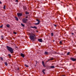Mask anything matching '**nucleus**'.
I'll return each instance as SVG.
<instances>
[{
    "mask_svg": "<svg viewBox=\"0 0 76 76\" xmlns=\"http://www.w3.org/2000/svg\"><path fill=\"white\" fill-rule=\"evenodd\" d=\"M7 48L8 51L10 52L11 54H13L14 53L13 49L11 47L7 46H6Z\"/></svg>",
    "mask_w": 76,
    "mask_h": 76,
    "instance_id": "nucleus-1",
    "label": "nucleus"
},
{
    "mask_svg": "<svg viewBox=\"0 0 76 76\" xmlns=\"http://www.w3.org/2000/svg\"><path fill=\"white\" fill-rule=\"evenodd\" d=\"M35 37L36 36L35 35V34L33 33L31 34V35L30 36V38L32 41H34L35 39H36Z\"/></svg>",
    "mask_w": 76,
    "mask_h": 76,
    "instance_id": "nucleus-2",
    "label": "nucleus"
},
{
    "mask_svg": "<svg viewBox=\"0 0 76 76\" xmlns=\"http://www.w3.org/2000/svg\"><path fill=\"white\" fill-rule=\"evenodd\" d=\"M28 21V19L25 18H23L22 20V22L24 23H27V21Z\"/></svg>",
    "mask_w": 76,
    "mask_h": 76,
    "instance_id": "nucleus-3",
    "label": "nucleus"
},
{
    "mask_svg": "<svg viewBox=\"0 0 76 76\" xmlns=\"http://www.w3.org/2000/svg\"><path fill=\"white\" fill-rule=\"evenodd\" d=\"M70 60H72L73 61H76V59L75 58H74L71 57L70 58Z\"/></svg>",
    "mask_w": 76,
    "mask_h": 76,
    "instance_id": "nucleus-4",
    "label": "nucleus"
},
{
    "mask_svg": "<svg viewBox=\"0 0 76 76\" xmlns=\"http://www.w3.org/2000/svg\"><path fill=\"white\" fill-rule=\"evenodd\" d=\"M18 17H20V16H22V13H18L17 14Z\"/></svg>",
    "mask_w": 76,
    "mask_h": 76,
    "instance_id": "nucleus-5",
    "label": "nucleus"
},
{
    "mask_svg": "<svg viewBox=\"0 0 76 76\" xmlns=\"http://www.w3.org/2000/svg\"><path fill=\"white\" fill-rule=\"evenodd\" d=\"M38 41L40 42H42L43 40L42 39H38Z\"/></svg>",
    "mask_w": 76,
    "mask_h": 76,
    "instance_id": "nucleus-6",
    "label": "nucleus"
},
{
    "mask_svg": "<svg viewBox=\"0 0 76 76\" xmlns=\"http://www.w3.org/2000/svg\"><path fill=\"white\" fill-rule=\"evenodd\" d=\"M20 56L21 57H22L23 58H24V57H25V55L22 53H21Z\"/></svg>",
    "mask_w": 76,
    "mask_h": 76,
    "instance_id": "nucleus-7",
    "label": "nucleus"
},
{
    "mask_svg": "<svg viewBox=\"0 0 76 76\" xmlns=\"http://www.w3.org/2000/svg\"><path fill=\"white\" fill-rule=\"evenodd\" d=\"M42 63L43 66L45 67V64H44V61H42Z\"/></svg>",
    "mask_w": 76,
    "mask_h": 76,
    "instance_id": "nucleus-8",
    "label": "nucleus"
},
{
    "mask_svg": "<svg viewBox=\"0 0 76 76\" xmlns=\"http://www.w3.org/2000/svg\"><path fill=\"white\" fill-rule=\"evenodd\" d=\"M31 28H34L35 29H37V27L35 26H34V27L31 26Z\"/></svg>",
    "mask_w": 76,
    "mask_h": 76,
    "instance_id": "nucleus-9",
    "label": "nucleus"
},
{
    "mask_svg": "<svg viewBox=\"0 0 76 76\" xmlns=\"http://www.w3.org/2000/svg\"><path fill=\"white\" fill-rule=\"evenodd\" d=\"M50 69H55V67L54 66H51L50 67Z\"/></svg>",
    "mask_w": 76,
    "mask_h": 76,
    "instance_id": "nucleus-10",
    "label": "nucleus"
},
{
    "mask_svg": "<svg viewBox=\"0 0 76 76\" xmlns=\"http://www.w3.org/2000/svg\"><path fill=\"white\" fill-rule=\"evenodd\" d=\"M45 69H44L43 70H42V73H43V74H45V73L44 72V71H45Z\"/></svg>",
    "mask_w": 76,
    "mask_h": 76,
    "instance_id": "nucleus-11",
    "label": "nucleus"
},
{
    "mask_svg": "<svg viewBox=\"0 0 76 76\" xmlns=\"http://www.w3.org/2000/svg\"><path fill=\"white\" fill-rule=\"evenodd\" d=\"M15 19L17 21H18L19 20V19H18V18H17V17H15Z\"/></svg>",
    "mask_w": 76,
    "mask_h": 76,
    "instance_id": "nucleus-12",
    "label": "nucleus"
},
{
    "mask_svg": "<svg viewBox=\"0 0 76 76\" xmlns=\"http://www.w3.org/2000/svg\"><path fill=\"white\" fill-rule=\"evenodd\" d=\"M6 26L7 27V28H10V25L9 24H8Z\"/></svg>",
    "mask_w": 76,
    "mask_h": 76,
    "instance_id": "nucleus-13",
    "label": "nucleus"
},
{
    "mask_svg": "<svg viewBox=\"0 0 76 76\" xmlns=\"http://www.w3.org/2000/svg\"><path fill=\"white\" fill-rule=\"evenodd\" d=\"M26 15H29V12H28L27 11H26Z\"/></svg>",
    "mask_w": 76,
    "mask_h": 76,
    "instance_id": "nucleus-14",
    "label": "nucleus"
},
{
    "mask_svg": "<svg viewBox=\"0 0 76 76\" xmlns=\"http://www.w3.org/2000/svg\"><path fill=\"white\" fill-rule=\"evenodd\" d=\"M4 64H5V66H7L8 64L7 62H5Z\"/></svg>",
    "mask_w": 76,
    "mask_h": 76,
    "instance_id": "nucleus-15",
    "label": "nucleus"
},
{
    "mask_svg": "<svg viewBox=\"0 0 76 76\" xmlns=\"http://www.w3.org/2000/svg\"><path fill=\"white\" fill-rule=\"evenodd\" d=\"M36 20H37V21L38 22V23H40V21H39V20H38V19H37Z\"/></svg>",
    "mask_w": 76,
    "mask_h": 76,
    "instance_id": "nucleus-16",
    "label": "nucleus"
},
{
    "mask_svg": "<svg viewBox=\"0 0 76 76\" xmlns=\"http://www.w3.org/2000/svg\"><path fill=\"white\" fill-rule=\"evenodd\" d=\"M44 54H48V52L47 51H45V53H44Z\"/></svg>",
    "mask_w": 76,
    "mask_h": 76,
    "instance_id": "nucleus-17",
    "label": "nucleus"
},
{
    "mask_svg": "<svg viewBox=\"0 0 76 76\" xmlns=\"http://www.w3.org/2000/svg\"><path fill=\"white\" fill-rule=\"evenodd\" d=\"M23 9H24V10H25L26 9V7H23Z\"/></svg>",
    "mask_w": 76,
    "mask_h": 76,
    "instance_id": "nucleus-18",
    "label": "nucleus"
},
{
    "mask_svg": "<svg viewBox=\"0 0 76 76\" xmlns=\"http://www.w3.org/2000/svg\"><path fill=\"white\" fill-rule=\"evenodd\" d=\"M21 25L23 27H25V25L22 23H21Z\"/></svg>",
    "mask_w": 76,
    "mask_h": 76,
    "instance_id": "nucleus-19",
    "label": "nucleus"
},
{
    "mask_svg": "<svg viewBox=\"0 0 76 76\" xmlns=\"http://www.w3.org/2000/svg\"><path fill=\"white\" fill-rule=\"evenodd\" d=\"M35 25H39V23H34Z\"/></svg>",
    "mask_w": 76,
    "mask_h": 76,
    "instance_id": "nucleus-20",
    "label": "nucleus"
},
{
    "mask_svg": "<svg viewBox=\"0 0 76 76\" xmlns=\"http://www.w3.org/2000/svg\"><path fill=\"white\" fill-rule=\"evenodd\" d=\"M0 58L2 61H3V58L2 57H1Z\"/></svg>",
    "mask_w": 76,
    "mask_h": 76,
    "instance_id": "nucleus-21",
    "label": "nucleus"
},
{
    "mask_svg": "<svg viewBox=\"0 0 76 76\" xmlns=\"http://www.w3.org/2000/svg\"><path fill=\"white\" fill-rule=\"evenodd\" d=\"M24 66H26V67H29V66L26 65V64H25Z\"/></svg>",
    "mask_w": 76,
    "mask_h": 76,
    "instance_id": "nucleus-22",
    "label": "nucleus"
},
{
    "mask_svg": "<svg viewBox=\"0 0 76 76\" xmlns=\"http://www.w3.org/2000/svg\"><path fill=\"white\" fill-rule=\"evenodd\" d=\"M3 9L4 10L6 9V5H4L3 7Z\"/></svg>",
    "mask_w": 76,
    "mask_h": 76,
    "instance_id": "nucleus-23",
    "label": "nucleus"
},
{
    "mask_svg": "<svg viewBox=\"0 0 76 76\" xmlns=\"http://www.w3.org/2000/svg\"><path fill=\"white\" fill-rule=\"evenodd\" d=\"M59 43L60 44H62V41H60L59 42Z\"/></svg>",
    "mask_w": 76,
    "mask_h": 76,
    "instance_id": "nucleus-24",
    "label": "nucleus"
},
{
    "mask_svg": "<svg viewBox=\"0 0 76 76\" xmlns=\"http://www.w3.org/2000/svg\"><path fill=\"white\" fill-rule=\"evenodd\" d=\"M53 33H51V36L53 37Z\"/></svg>",
    "mask_w": 76,
    "mask_h": 76,
    "instance_id": "nucleus-25",
    "label": "nucleus"
},
{
    "mask_svg": "<svg viewBox=\"0 0 76 76\" xmlns=\"http://www.w3.org/2000/svg\"><path fill=\"white\" fill-rule=\"evenodd\" d=\"M53 60H54V58H52L50 59V60L51 61Z\"/></svg>",
    "mask_w": 76,
    "mask_h": 76,
    "instance_id": "nucleus-26",
    "label": "nucleus"
},
{
    "mask_svg": "<svg viewBox=\"0 0 76 76\" xmlns=\"http://www.w3.org/2000/svg\"><path fill=\"white\" fill-rule=\"evenodd\" d=\"M69 54H70V52H68L67 53V55H69Z\"/></svg>",
    "mask_w": 76,
    "mask_h": 76,
    "instance_id": "nucleus-27",
    "label": "nucleus"
},
{
    "mask_svg": "<svg viewBox=\"0 0 76 76\" xmlns=\"http://www.w3.org/2000/svg\"><path fill=\"white\" fill-rule=\"evenodd\" d=\"M8 56H9L10 57H11V55L10 54H8Z\"/></svg>",
    "mask_w": 76,
    "mask_h": 76,
    "instance_id": "nucleus-28",
    "label": "nucleus"
},
{
    "mask_svg": "<svg viewBox=\"0 0 76 76\" xmlns=\"http://www.w3.org/2000/svg\"><path fill=\"white\" fill-rule=\"evenodd\" d=\"M13 34H17V33H16V32H13Z\"/></svg>",
    "mask_w": 76,
    "mask_h": 76,
    "instance_id": "nucleus-29",
    "label": "nucleus"
},
{
    "mask_svg": "<svg viewBox=\"0 0 76 76\" xmlns=\"http://www.w3.org/2000/svg\"><path fill=\"white\" fill-rule=\"evenodd\" d=\"M0 28H3V25H2L1 26H0Z\"/></svg>",
    "mask_w": 76,
    "mask_h": 76,
    "instance_id": "nucleus-30",
    "label": "nucleus"
},
{
    "mask_svg": "<svg viewBox=\"0 0 76 76\" xmlns=\"http://www.w3.org/2000/svg\"><path fill=\"white\" fill-rule=\"evenodd\" d=\"M54 26L55 27H56V26H57V25H56V24H54Z\"/></svg>",
    "mask_w": 76,
    "mask_h": 76,
    "instance_id": "nucleus-31",
    "label": "nucleus"
},
{
    "mask_svg": "<svg viewBox=\"0 0 76 76\" xmlns=\"http://www.w3.org/2000/svg\"><path fill=\"white\" fill-rule=\"evenodd\" d=\"M15 2H18V0H16Z\"/></svg>",
    "mask_w": 76,
    "mask_h": 76,
    "instance_id": "nucleus-32",
    "label": "nucleus"
},
{
    "mask_svg": "<svg viewBox=\"0 0 76 76\" xmlns=\"http://www.w3.org/2000/svg\"><path fill=\"white\" fill-rule=\"evenodd\" d=\"M71 34H72V35H74V33H71Z\"/></svg>",
    "mask_w": 76,
    "mask_h": 76,
    "instance_id": "nucleus-33",
    "label": "nucleus"
},
{
    "mask_svg": "<svg viewBox=\"0 0 76 76\" xmlns=\"http://www.w3.org/2000/svg\"><path fill=\"white\" fill-rule=\"evenodd\" d=\"M53 53V54H56V52H54Z\"/></svg>",
    "mask_w": 76,
    "mask_h": 76,
    "instance_id": "nucleus-34",
    "label": "nucleus"
},
{
    "mask_svg": "<svg viewBox=\"0 0 76 76\" xmlns=\"http://www.w3.org/2000/svg\"><path fill=\"white\" fill-rule=\"evenodd\" d=\"M1 3H1V2L0 1V4H1Z\"/></svg>",
    "mask_w": 76,
    "mask_h": 76,
    "instance_id": "nucleus-35",
    "label": "nucleus"
},
{
    "mask_svg": "<svg viewBox=\"0 0 76 76\" xmlns=\"http://www.w3.org/2000/svg\"><path fill=\"white\" fill-rule=\"evenodd\" d=\"M1 39H4L3 37H1Z\"/></svg>",
    "mask_w": 76,
    "mask_h": 76,
    "instance_id": "nucleus-36",
    "label": "nucleus"
},
{
    "mask_svg": "<svg viewBox=\"0 0 76 76\" xmlns=\"http://www.w3.org/2000/svg\"><path fill=\"white\" fill-rule=\"evenodd\" d=\"M17 69L18 70H19V68H18Z\"/></svg>",
    "mask_w": 76,
    "mask_h": 76,
    "instance_id": "nucleus-37",
    "label": "nucleus"
},
{
    "mask_svg": "<svg viewBox=\"0 0 76 76\" xmlns=\"http://www.w3.org/2000/svg\"><path fill=\"white\" fill-rule=\"evenodd\" d=\"M51 60L50 59H48V61H50Z\"/></svg>",
    "mask_w": 76,
    "mask_h": 76,
    "instance_id": "nucleus-38",
    "label": "nucleus"
},
{
    "mask_svg": "<svg viewBox=\"0 0 76 76\" xmlns=\"http://www.w3.org/2000/svg\"><path fill=\"white\" fill-rule=\"evenodd\" d=\"M26 18H28V16L26 17Z\"/></svg>",
    "mask_w": 76,
    "mask_h": 76,
    "instance_id": "nucleus-39",
    "label": "nucleus"
},
{
    "mask_svg": "<svg viewBox=\"0 0 76 76\" xmlns=\"http://www.w3.org/2000/svg\"><path fill=\"white\" fill-rule=\"evenodd\" d=\"M3 35H2L1 36V38H3Z\"/></svg>",
    "mask_w": 76,
    "mask_h": 76,
    "instance_id": "nucleus-40",
    "label": "nucleus"
},
{
    "mask_svg": "<svg viewBox=\"0 0 76 76\" xmlns=\"http://www.w3.org/2000/svg\"><path fill=\"white\" fill-rule=\"evenodd\" d=\"M36 32H38V31H36Z\"/></svg>",
    "mask_w": 76,
    "mask_h": 76,
    "instance_id": "nucleus-41",
    "label": "nucleus"
},
{
    "mask_svg": "<svg viewBox=\"0 0 76 76\" xmlns=\"http://www.w3.org/2000/svg\"><path fill=\"white\" fill-rule=\"evenodd\" d=\"M55 41V40H53V42H54Z\"/></svg>",
    "mask_w": 76,
    "mask_h": 76,
    "instance_id": "nucleus-42",
    "label": "nucleus"
},
{
    "mask_svg": "<svg viewBox=\"0 0 76 76\" xmlns=\"http://www.w3.org/2000/svg\"><path fill=\"white\" fill-rule=\"evenodd\" d=\"M15 48H18V47H16Z\"/></svg>",
    "mask_w": 76,
    "mask_h": 76,
    "instance_id": "nucleus-43",
    "label": "nucleus"
},
{
    "mask_svg": "<svg viewBox=\"0 0 76 76\" xmlns=\"http://www.w3.org/2000/svg\"><path fill=\"white\" fill-rule=\"evenodd\" d=\"M47 62H48V61H47Z\"/></svg>",
    "mask_w": 76,
    "mask_h": 76,
    "instance_id": "nucleus-44",
    "label": "nucleus"
},
{
    "mask_svg": "<svg viewBox=\"0 0 76 76\" xmlns=\"http://www.w3.org/2000/svg\"><path fill=\"white\" fill-rule=\"evenodd\" d=\"M10 76H12V75H10Z\"/></svg>",
    "mask_w": 76,
    "mask_h": 76,
    "instance_id": "nucleus-45",
    "label": "nucleus"
},
{
    "mask_svg": "<svg viewBox=\"0 0 76 76\" xmlns=\"http://www.w3.org/2000/svg\"><path fill=\"white\" fill-rule=\"evenodd\" d=\"M75 20H76V18H75Z\"/></svg>",
    "mask_w": 76,
    "mask_h": 76,
    "instance_id": "nucleus-46",
    "label": "nucleus"
}]
</instances>
